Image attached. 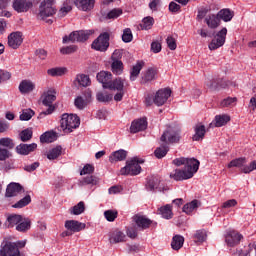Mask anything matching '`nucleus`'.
<instances>
[{
    "label": "nucleus",
    "instance_id": "11",
    "mask_svg": "<svg viewBox=\"0 0 256 256\" xmlns=\"http://www.w3.org/2000/svg\"><path fill=\"white\" fill-rule=\"evenodd\" d=\"M132 221L135 223L138 229H141V231L149 229L151 225L157 227V222H154L153 220L147 218V216L141 214H135L132 217Z\"/></svg>",
    "mask_w": 256,
    "mask_h": 256
},
{
    "label": "nucleus",
    "instance_id": "50",
    "mask_svg": "<svg viewBox=\"0 0 256 256\" xmlns=\"http://www.w3.org/2000/svg\"><path fill=\"white\" fill-rule=\"evenodd\" d=\"M35 115V111L31 108L23 109L20 114V121H31L33 116Z\"/></svg>",
    "mask_w": 256,
    "mask_h": 256
},
{
    "label": "nucleus",
    "instance_id": "25",
    "mask_svg": "<svg viewBox=\"0 0 256 256\" xmlns=\"http://www.w3.org/2000/svg\"><path fill=\"white\" fill-rule=\"evenodd\" d=\"M23 186L19 183L11 182L6 188V197H17Z\"/></svg>",
    "mask_w": 256,
    "mask_h": 256
},
{
    "label": "nucleus",
    "instance_id": "15",
    "mask_svg": "<svg viewBox=\"0 0 256 256\" xmlns=\"http://www.w3.org/2000/svg\"><path fill=\"white\" fill-rule=\"evenodd\" d=\"M31 7H33L31 0H14L12 3V8L16 13H27Z\"/></svg>",
    "mask_w": 256,
    "mask_h": 256
},
{
    "label": "nucleus",
    "instance_id": "12",
    "mask_svg": "<svg viewBox=\"0 0 256 256\" xmlns=\"http://www.w3.org/2000/svg\"><path fill=\"white\" fill-rule=\"evenodd\" d=\"M55 0H44L40 5V17L45 19L47 17H53L57 13V9L53 6Z\"/></svg>",
    "mask_w": 256,
    "mask_h": 256
},
{
    "label": "nucleus",
    "instance_id": "56",
    "mask_svg": "<svg viewBox=\"0 0 256 256\" xmlns=\"http://www.w3.org/2000/svg\"><path fill=\"white\" fill-rule=\"evenodd\" d=\"M77 49H79L77 45H70V46L62 47L60 49V53L62 55H71L72 53H77Z\"/></svg>",
    "mask_w": 256,
    "mask_h": 256
},
{
    "label": "nucleus",
    "instance_id": "55",
    "mask_svg": "<svg viewBox=\"0 0 256 256\" xmlns=\"http://www.w3.org/2000/svg\"><path fill=\"white\" fill-rule=\"evenodd\" d=\"M123 15V10L121 8H114L107 13L106 19H117Z\"/></svg>",
    "mask_w": 256,
    "mask_h": 256
},
{
    "label": "nucleus",
    "instance_id": "9",
    "mask_svg": "<svg viewBox=\"0 0 256 256\" xmlns=\"http://www.w3.org/2000/svg\"><path fill=\"white\" fill-rule=\"evenodd\" d=\"M195 173H197L195 168L176 169L170 173V178L174 179V181H185L187 179L193 178Z\"/></svg>",
    "mask_w": 256,
    "mask_h": 256
},
{
    "label": "nucleus",
    "instance_id": "53",
    "mask_svg": "<svg viewBox=\"0 0 256 256\" xmlns=\"http://www.w3.org/2000/svg\"><path fill=\"white\" fill-rule=\"evenodd\" d=\"M0 147H6V149H14L15 142H13V139L6 137L0 139Z\"/></svg>",
    "mask_w": 256,
    "mask_h": 256
},
{
    "label": "nucleus",
    "instance_id": "42",
    "mask_svg": "<svg viewBox=\"0 0 256 256\" xmlns=\"http://www.w3.org/2000/svg\"><path fill=\"white\" fill-rule=\"evenodd\" d=\"M155 25V19L151 16L143 18L142 23L140 24V29L144 31H149Z\"/></svg>",
    "mask_w": 256,
    "mask_h": 256
},
{
    "label": "nucleus",
    "instance_id": "21",
    "mask_svg": "<svg viewBox=\"0 0 256 256\" xmlns=\"http://www.w3.org/2000/svg\"><path fill=\"white\" fill-rule=\"evenodd\" d=\"M161 184V178H159V176H149L146 179V184H145V188L146 191H155L157 189H159V185Z\"/></svg>",
    "mask_w": 256,
    "mask_h": 256
},
{
    "label": "nucleus",
    "instance_id": "51",
    "mask_svg": "<svg viewBox=\"0 0 256 256\" xmlns=\"http://www.w3.org/2000/svg\"><path fill=\"white\" fill-rule=\"evenodd\" d=\"M29 203H31V196L26 195L24 198H22L21 200L16 202L14 205H12V207L14 209H23V207H27V205H29Z\"/></svg>",
    "mask_w": 256,
    "mask_h": 256
},
{
    "label": "nucleus",
    "instance_id": "45",
    "mask_svg": "<svg viewBox=\"0 0 256 256\" xmlns=\"http://www.w3.org/2000/svg\"><path fill=\"white\" fill-rule=\"evenodd\" d=\"M111 69L115 75H121L123 73V61L112 60Z\"/></svg>",
    "mask_w": 256,
    "mask_h": 256
},
{
    "label": "nucleus",
    "instance_id": "64",
    "mask_svg": "<svg viewBox=\"0 0 256 256\" xmlns=\"http://www.w3.org/2000/svg\"><path fill=\"white\" fill-rule=\"evenodd\" d=\"M127 237L130 239H137V228L135 227H129L126 230Z\"/></svg>",
    "mask_w": 256,
    "mask_h": 256
},
{
    "label": "nucleus",
    "instance_id": "52",
    "mask_svg": "<svg viewBox=\"0 0 256 256\" xmlns=\"http://www.w3.org/2000/svg\"><path fill=\"white\" fill-rule=\"evenodd\" d=\"M194 239L196 243H204V241H207V232L205 230H197Z\"/></svg>",
    "mask_w": 256,
    "mask_h": 256
},
{
    "label": "nucleus",
    "instance_id": "62",
    "mask_svg": "<svg viewBox=\"0 0 256 256\" xmlns=\"http://www.w3.org/2000/svg\"><path fill=\"white\" fill-rule=\"evenodd\" d=\"M95 167L91 164H86L83 169L80 171V175H91V173H94Z\"/></svg>",
    "mask_w": 256,
    "mask_h": 256
},
{
    "label": "nucleus",
    "instance_id": "54",
    "mask_svg": "<svg viewBox=\"0 0 256 256\" xmlns=\"http://www.w3.org/2000/svg\"><path fill=\"white\" fill-rule=\"evenodd\" d=\"M80 183L81 185H97V183H99V179L94 175H90L84 177Z\"/></svg>",
    "mask_w": 256,
    "mask_h": 256
},
{
    "label": "nucleus",
    "instance_id": "37",
    "mask_svg": "<svg viewBox=\"0 0 256 256\" xmlns=\"http://www.w3.org/2000/svg\"><path fill=\"white\" fill-rule=\"evenodd\" d=\"M158 211L163 219H173V207L171 204H166L165 206L160 207Z\"/></svg>",
    "mask_w": 256,
    "mask_h": 256
},
{
    "label": "nucleus",
    "instance_id": "40",
    "mask_svg": "<svg viewBox=\"0 0 256 256\" xmlns=\"http://www.w3.org/2000/svg\"><path fill=\"white\" fill-rule=\"evenodd\" d=\"M143 62H137L130 71V81H135L137 77H139V73H141V69H143Z\"/></svg>",
    "mask_w": 256,
    "mask_h": 256
},
{
    "label": "nucleus",
    "instance_id": "18",
    "mask_svg": "<svg viewBox=\"0 0 256 256\" xmlns=\"http://www.w3.org/2000/svg\"><path fill=\"white\" fill-rule=\"evenodd\" d=\"M65 229L71 233H79L87 227L86 223L79 222L77 220H67L64 224Z\"/></svg>",
    "mask_w": 256,
    "mask_h": 256
},
{
    "label": "nucleus",
    "instance_id": "10",
    "mask_svg": "<svg viewBox=\"0 0 256 256\" xmlns=\"http://www.w3.org/2000/svg\"><path fill=\"white\" fill-rule=\"evenodd\" d=\"M173 165H176V167L184 165V169H194L195 171H199V165H201V163L195 158L180 157L173 160Z\"/></svg>",
    "mask_w": 256,
    "mask_h": 256
},
{
    "label": "nucleus",
    "instance_id": "43",
    "mask_svg": "<svg viewBox=\"0 0 256 256\" xmlns=\"http://www.w3.org/2000/svg\"><path fill=\"white\" fill-rule=\"evenodd\" d=\"M169 153V145L162 144L160 147L156 148L154 151V155L157 159H163L165 155Z\"/></svg>",
    "mask_w": 256,
    "mask_h": 256
},
{
    "label": "nucleus",
    "instance_id": "19",
    "mask_svg": "<svg viewBox=\"0 0 256 256\" xmlns=\"http://www.w3.org/2000/svg\"><path fill=\"white\" fill-rule=\"evenodd\" d=\"M125 87H129V83L127 80L122 78H116L115 80H110V83L106 86V89H110L111 91H123Z\"/></svg>",
    "mask_w": 256,
    "mask_h": 256
},
{
    "label": "nucleus",
    "instance_id": "26",
    "mask_svg": "<svg viewBox=\"0 0 256 256\" xmlns=\"http://www.w3.org/2000/svg\"><path fill=\"white\" fill-rule=\"evenodd\" d=\"M96 79L99 83H102L104 89H107V85H109L111 79H113V74H111V72L101 71L97 74Z\"/></svg>",
    "mask_w": 256,
    "mask_h": 256
},
{
    "label": "nucleus",
    "instance_id": "44",
    "mask_svg": "<svg viewBox=\"0 0 256 256\" xmlns=\"http://www.w3.org/2000/svg\"><path fill=\"white\" fill-rule=\"evenodd\" d=\"M67 73V68H51L47 70V74L50 75V77H63Z\"/></svg>",
    "mask_w": 256,
    "mask_h": 256
},
{
    "label": "nucleus",
    "instance_id": "24",
    "mask_svg": "<svg viewBox=\"0 0 256 256\" xmlns=\"http://www.w3.org/2000/svg\"><path fill=\"white\" fill-rule=\"evenodd\" d=\"M21 221H23V216L19 215V214H10L4 225L7 229H13V227H15V225L17 226L18 223H21Z\"/></svg>",
    "mask_w": 256,
    "mask_h": 256
},
{
    "label": "nucleus",
    "instance_id": "59",
    "mask_svg": "<svg viewBox=\"0 0 256 256\" xmlns=\"http://www.w3.org/2000/svg\"><path fill=\"white\" fill-rule=\"evenodd\" d=\"M74 105L77 109L83 110L84 108L87 107V101L84 100L83 97L78 96L75 100H74Z\"/></svg>",
    "mask_w": 256,
    "mask_h": 256
},
{
    "label": "nucleus",
    "instance_id": "6",
    "mask_svg": "<svg viewBox=\"0 0 256 256\" xmlns=\"http://www.w3.org/2000/svg\"><path fill=\"white\" fill-rule=\"evenodd\" d=\"M160 141L165 145L179 143L181 141V129L169 127L160 137Z\"/></svg>",
    "mask_w": 256,
    "mask_h": 256
},
{
    "label": "nucleus",
    "instance_id": "30",
    "mask_svg": "<svg viewBox=\"0 0 256 256\" xmlns=\"http://www.w3.org/2000/svg\"><path fill=\"white\" fill-rule=\"evenodd\" d=\"M155 79H157V69L148 68L142 76L141 83H151V81H155Z\"/></svg>",
    "mask_w": 256,
    "mask_h": 256
},
{
    "label": "nucleus",
    "instance_id": "57",
    "mask_svg": "<svg viewBox=\"0 0 256 256\" xmlns=\"http://www.w3.org/2000/svg\"><path fill=\"white\" fill-rule=\"evenodd\" d=\"M117 215L118 212L115 210H106L104 212V217L107 221H109L110 223H112L113 221H115V219H117Z\"/></svg>",
    "mask_w": 256,
    "mask_h": 256
},
{
    "label": "nucleus",
    "instance_id": "32",
    "mask_svg": "<svg viewBox=\"0 0 256 256\" xmlns=\"http://www.w3.org/2000/svg\"><path fill=\"white\" fill-rule=\"evenodd\" d=\"M199 205H201V203H199V200L197 199L192 200L191 202L183 206L182 211L186 213V215H191L193 211H196V209H199Z\"/></svg>",
    "mask_w": 256,
    "mask_h": 256
},
{
    "label": "nucleus",
    "instance_id": "38",
    "mask_svg": "<svg viewBox=\"0 0 256 256\" xmlns=\"http://www.w3.org/2000/svg\"><path fill=\"white\" fill-rule=\"evenodd\" d=\"M29 229H31V219L22 217V221L16 226V231L25 233L26 231H29Z\"/></svg>",
    "mask_w": 256,
    "mask_h": 256
},
{
    "label": "nucleus",
    "instance_id": "49",
    "mask_svg": "<svg viewBox=\"0 0 256 256\" xmlns=\"http://www.w3.org/2000/svg\"><path fill=\"white\" fill-rule=\"evenodd\" d=\"M71 215H81L85 213V202L80 201L74 207L70 208Z\"/></svg>",
    "mask_w": 256,
    "mask_h": 256
},
{
    "label": "nucleus",
    "instance_id": "47",
    "mask_svg": "<svg viewBox=\"0 0 256 256\" xmlns=\"http://www.w3.org/2000/svg\"><path fill=\"white\" fill-rule=\"evenodd\" d=\"M19 137L23 143L33 139V130L31 128L24 129L20 132Z\"/></svg>",
    "mask_w": 256,
    "mask_h": 256
},
{
    "label": "nucleus",
    "instance_id": "35",
    "mask_svg": "<svg viewBox=\"0 0 256 256\" xmlns=\"http://www.w3.org/2000/svg\"><path fill=\"white\" fill-rule=\"evenodd\" d=\"M185 243V238L181 235H175L171 241V247L174 251H179Z\"/></svg>",
    "mask_w": 256,
    "mask_h": 256
},
{
    "label": "nucleus",
    "instance_id": "41",
    "mask_svg": "<svg viewBox=\"0 0 256 256\" xmlns=\"http://www.w3.org/2000/svg\"><path fill=\"white\" fill-rule=\"evenodd\" d=\"M231 121V117L227 114L215 116V127H223Z\"/></svg>",
    "mask_w": 256,
    "mask_h": 256
},
{
    "label": "nucleus",
    "instance_id": "63",
    "mask_svg": "<svg viewBox=\"0 0 256 256\" xmlns=\"http://www.w3.org/2000/svg\"><path fill=\"white\" fill-rule=\"evenodd\" d=\"M166 43L170 51H175V49H177V42L175 41V38H173L172 36L167 37Z\"/></svg>",
    "mask_w": 256,
    "mask_h": 256
},
{
    "label": "nucleus",
    "instance_id": "29",
    "mask_svg": "<svg viewBox=\"0 0 256 256\" xmlns=\"http://www.w3.org/2000/svg\"><path fill=\"white\" fill-rule=\"evenodd\" d=\"M218 18L222 21H224L225 23H229V21H231V19H233V17H235V13L233 11H231V9L229 8H224L222 10H220L218 13Z\"/></svg>",
    "mask_w": 256,
    "mask_h": 256
},
{
    "label": "nucleus",
    "instance_id": "34",
    "mask_svg": "<svg viewBox=\"0 0 256 256\" xmlns=\"http://www.w3.org/2000/svg\"><path fill=\"white\" fill-rule=\"evenodd\" d=\"M205 133H207L205 125H196L195 134L192 137L193 141H203L205 139Z\"/></svg>",
    "mask_w": 256,
    "mask_h": 256
},
{
    "label": "nucleus",
    "instance_id": "61",
    "mask_svg": "<svg viewBox=\"0 0 256 256\" xmlns=\"http://www.w3.org/2000/svg\"><path fill=\"white\" fill-rule=\"evenodd\" d=\"M206 86L210 88L211 91H219V79H212L206 82Z\"/></svg>",
    "mask_w": 256,
    "mask_h": 256
},
{
    "label": "nucleus",
    "instance_id": "36",
    "mask_svg": "<svg viewBox=\"0 0 256 256\" xmlns=\"http://www.w3.org/2000/svg\"><path fill=\"white\" fill-rule=\"evenodd\" d=\"M62 153H63V147L56 146L48 151L47 159H49V161H55V159H58L59 157H61Z\"/></svg>",
    "mask_w": 256,
    "mask_h": 256
},
{
    "label": "nucleus",
    "instance_id": "60",
    "mask_svg": "<svg viewBox=\"0 0 256 256\" xmlns=\"http://www.w3.org/2000/svg\"><path fill=\"white\" fill-rule=\"evenodd\" d=\"M237 103V98L236 97H228L224 100L221 101L220 105L221 107H233Z\"/></svg>",
    "mask_w": 256,
    "mask_h": 256
},
{
    "label": "nucleus",
    "instance_id": "31",
    "mask_svg": "<svg viewBox=\"0 0 256 256\" xmlns=\"http://www.w3.org/2000/svg\"><path fill=\"white\" fill-rule=\"evenodd\" d=\"M127 159V151L118 150L111 154L109 157L110 163H117V161H125Z\"/></svg>",
    "mask_w": 256,
    "mask_h": 256
},
{
    "label": "nucleus",
    "instance_id": "5",
    "mask_svg": "<svg viewBox=\"0 0 256 256\" xmlns=\"http://www.w3.org/2000/svg\"><path fill=\"white\" fill-rule=\"evenodd\" d=\"M247 164V158L240 157L236 158L228 164V169H231V167H238L240 169L241 173L249 174L252 171H255L256 169V160L252 161L248 166H245Z\"/></svg>",
    "mask_w": 256,
    "mask_h": 256
},
{
    "label": "nucleus",
    "instance_id": "4",
    "mask_svg": "<svg viewBox=\"0 0 256 256\" xmlns=\"http://www.w3.org/2000/svg\"><path fill=\"white\" fill-rule=\"evenodd\" d=\"M81 125V120L74 114H63L60 120V127L64 133H73Z\"/></svg>",
    "mask_w": 256,
    "mask_h": 256
},
{
    "label": "nucleus",
    "instance_id": "1",
    "mask_svg": "<svg viewBox=\"0 0 256 256\" xmlns=\"http://www.w3.org/2000/svg\"><path fill=\"white\" fill-rule=\"evenodd\" d=\"M57 91L55 89H50L42 94V104L45 107H48L46 111H43L39 114L38 119H43L46 115H51L55 111V106L53 102L57 99Z\"/></svg>",
    "mask_w": 256,
    "mask_h": 256
},
{
    "label": "nucleus",
    "instance_id": "3",
    "mask_svg": "<svg viewBox=\"0 0 256 256\" xmlns=\"http://www.w3.org/2000/svg\"><path fill=\"white\" fill-rule=\"evenodd\" d=\"M142 163H145V160L139 159L137 157L132 158L131 160L126 161V166L120 169L121 175H130L131 177H135L141 173Z\"/></svg>",
    "mask_w": 256,
    "mask_h": 256
},
{
    "label": "nucleus",
    "instance_id": "46",
    "mask_svg": "<svg viewBox=\"0 0 256 256\" xmlns=\"http://www.w3.org/2000/svg\"><path fill=\"white\" fill-rule=\"evenodd\" d=\"M96 99L100 103H109V101H113V94H109V92H98Z\"/></svg>",
    "mask_w": 256,
    "mask_h": 256
},
{
    "label": "nucleus",
    "instance_id": "48",
    "mask_svg": "<svg viewBox=\"0 0 256 256\" xmlns=\"http://www.w3.org/2000/svg\"><path fill=\"white\" fill-rule=\"evenodd\" d=\"M56 137L55 132H45L40 136V143H53Z\"/></svg>",
    "mask_w": 256,
    "mask_h": 256
},
{
    "label": "nucleus",
    "instance_id": "22",
    "mask_svg": "<svg viewBox=\"0 0 256 256\" xmlns=\"http://www.w3.org/2000/svg\"><path fill=\"white\" fill-rule=\"evenodd\" d=\"M18 89L22 95L33 93V91H35V83H33L31 80H22Z\"/></svg>",
    "mask_w": 256,
    "mask_h": 256
},
{
    "label": "nucleus",
    "instance_id": "39",
    "mask_svg": "<svg viewBox=\"0 0 256 256\" xmlns=\"http://www.w3.org/2000/svg\"><path fill=\"white\" fill-rule=\"evenodd\" d=\"M127 239L125 233L116 230L110 236V243H123Z\"/></svg>",
    "mask_w": 256,
    "mask_h": 256
},
{
    "label": "nucleus",
    "instance_id": "8",
    "mask_svg": "<svg viewBox=\"0 0 256 256\" xmlns=\"http://www.w3.org/2000/svg\"><path fill=\"white\" fill-rule=\"evenodd\" d=\"M0 256H23L15 242L4 241L0 246Z\"/></svg>",
    "mask_w": 256,
    "mask_h": 256
},
{
    "label": "nucleus",
    "instance_id": "7",
    "mask_svg": "<svg viewBox=\"0 0 256 256\" xmlns=\"http://www.w3.org/2000/svg\"><path fill=\"white\" fill-rule=\"evenodd\" d=\"M111 39V34L109 32L101 33L93 42L91 47L95 51H100L105 53L109 49V40Z\"/></svg>",
    "mask_w": 256,
    "mask_h": 256
},
{
    "label": "nucleus",
    "instance_id": "14",
    "mask_svg": "<svg viewBox=\"0 0 256 256\" xmlns=\"http://www.w3.org/2000/svg\"><path fill=\"white\" fill-rule=\"evenodd\" d=\"M169 97H171V89H160L156 92L153 98L154 104H156L157 107H161L167 103V99H169Z\"/></svg>",
    "mask_w": 256,
    "mask_h": 256
},
{
    "label": "nucleus",
    "instance_id": "28",
    "mask_svg": "<svg viewBox=\"0 0 256 256\" xmlns=\"http://www.w3.org/2000/svg\"><path fill=\"white\" fill-rule=\"evenodd\" d=\"M205 23L208 25L210 29H217L221 25V20L219 19V15L210 14L206 16Z\"/></svg>",
    "mask_w": 256,
    "mask_h": 256
},
{
    "label": "nucleus",
    "instance_id": "17",
    "mask_svg": "<svg viewBox=\"0 0 256 256\" xmlns=\"http://www.w3.org/2000/svg\"><path fill=\"white\" fill-rule=\"evenodd\" d=\"M241 239H243V236L235 230L227 232L225 236V242L228 247H236V245L241 243Z\"/></svg>",
    "mask_w": 256,
    "mask_h": 256
},
{
    "label": "nucleus",
    "instance_id": "33",
    "mask_svg": "<svg viewBox=\"0 0 256 256\" xmlns=\"http://www.w3.org/2000/svg\"><path fill=\"white\" fill-rule=\"evenodd\" d=\"M74 84L80 87H89L91 85V79L85 74H78L74 80Z\"/></svg>",
    "mask_w": 256,
    "mask_h": 256
},
{
    "label": "nucleus",
    "instance_id": "58",
    "mask_svg": "<svg viewBox=\"0 0 256 256\" xmlns=\"http://www.w3.org/2000/svg\"><path fill=\"white\" fill-rule=\"evenodd\" d=\"M122 41L124 43H131V41H133V33L129 28L124 29L122 34Z\"/></svg>",
    "mask_w": 256,
    "mask_h": 256
},
{
    "label": "nucleus",
    "instance_id": "20",
    "mask_svg": "<svg viewBox=\"0 0 256 256\" xmlns=\"http://www.w3.org/2000/svg\"><path fill=\"white\" fill-rule=\"evenodd\" d=\"M37 149V143L32 144H25L21 143L18 146H16V153L18 155H29L30 153H33Z\"/></svg>",
    "mask_w": 256,
    "mask_h": 256
},
{
    "label": "nucleus",
    "instance_id": "23",
    "mask_svg": "<svg viewBox=\"0 0 256 256\" xmlns=\"http://www.w3.org/2000/svg\"><path fill=\"white\" fill-rule=\"evenodd\" d=\"M147 129V119L140 118L134 120L130 126L131 133H139V131H145Z\"/></svg>",
    "mask_w": 256,
    "mask_h": 256
},
{
    "label": "nucleus",
    "instance_id": "2",
    "mask_svg": "<svg viewBox=\"0 0 256 256\" xmlns=\"http://www.w3.org/2000/svg\"><path fill=\"white\" fill-rule=\"evenodd\" d=\"M93 33H95L93 30L73 31L69 34V36L65 35L63 37L62 43H85V41H88L89 37H91Z\"/></svg>",
    "mask_w": 256,
    "mask_h": 256
},
{
    "label": "nucleus",
    "instance_id": "27",
    "mask_svg": "<svg viewBox=\"0 0 256 256\" xmlns=\"http://www.w3.org/2000/svg\"><path fill=\"white\" fill-rule=\"evenodd\" d=\"M74 3L81 11H91L95 7V0H75Z\"/></svg>",
    "mask_w": 256,
    "mask_h": 256
},
{
    "label": "nucleus",
    "instance_id": "13",
    "mask_svg": "<svg viewBox=\"0 0 256 256\" xmlns=\"http://www.w3.org/2000/svg\"><path fill=\"white\" fill-rule=\"evenodd\" d=\"M227 37V28H222L212 39L210 44L208 45L210 51H215L219 49V47H223L225 45V39Z\"/></svg>",
    "mask_w": 256,
    "mask_h": 256
},
{
    "label": "nucleus",
    "instance_id": "16",
    "mask_svg": "<svg viewBox=\"0 0 256 256\" xmlns=\"http://www.w3.org/2000/svg\"><path fill=\"white\" fill-rule=\"evenodd\" d=\"M23 44V33L20 31L12 32L8 35V46L11 49H19Z\"/></svg>",
    "mask_w": 256,
    "mask_h": 256
}]
</instances>
